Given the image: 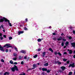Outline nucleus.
Instances as JSON below:
<instances>
[{"mask_svg":"<svg viewBox=\"0 0 75 75\" xmlns=\"http://www.w3.org/2000/svg\"><path fill=\"white\" fill-rule=\"evenodd\" d=\"M64 65H67V63H64Z\"/></svg>","mask_w":75,"mask_h":75,"instance_id":"nucleus-62","label":"nucleus"},{"mask_svg":"<svg viewBox=\"0 0 75 75\" xmlns=\"http://www.w3.org/2000/svg\"><path fill=\"white\" fill-rule=\"evenodd\" d=\"M49 51H51V52H53V50H52V48H50L49 49Z\"/></svg>","mask_w":75,"mask_h":75,"instance_id":"nucleus-18","label":"nucleus"},{"mask_svg":"<svg viewBox=\"0 0 75 75\" xmlns=\"http://www.w3.org/2000/svg\"><path fill=\"white\" fill-rule=\"evenodd\" d=\"M33 67L32 68L33 69H34L35 68H37V67H38V66H37V65L36 64H33Z\"/></svg>","mask_w":75,"mask_h":75,"instance_id":"nucleus-5","label":"nucleus"},{"mask_svg":"<svg viewBox=\"0 0 75 75\" xmlns=\"http://www.w3.org/2000/svg\"><path fill=\"white\" fill-rule=\"evenodd\" d=\"M42 54V57H44V56L46 55V52H44Z\"/></svg>","mask_w":75,"mask_h":75,"instance_id":"nucleus-8","label":"nucleus"},{"mask_svg":"<svg viewBox=\"0 0 75 75\" xmlns=\"http://www.w3.org/2000/svg\"><path fill=\"white\" fill-rule=\"evenodd\" d=\"M6 52H8V49H6Z\"/></svg>","mask_w":75,"mask_h":75,"instance_id":"nucleus-48","label":"nucleus"},{"mask_svg":"<svg viewBox=\"0 0 75 75\" xmlns=\"http://www.w3.org/2000/svg\"><path fill=\"white\" fill-rule=\"evenodd\" d=\"M4 21L5 22H8V24L10 23V21L4 17H3L2 18H1L0 19V23H3Z\"/></svg>","mask_w":75,"mask_h":75,"instance_id":"nucleus-1","label":"nucleus"},{"mask_svg":"<svg viewBox=\"0 0 75 75\" xmlns=\"http://www.w3.org/2000/svg\"><path fill=\"white\" fill-rule=\"evenodd\" d=\"M7 47V48H12V49H13V46H11L10 45V44H6L5 45H4V47Z\"/></svg>","mask_w":75,"mask_h":75,"instance_id":"nucleus-3","label":"nucleus"},{"mask_svg":"<svg viewBox=\"0 0 75 75\" xmlns=\"http://www.w3.org/2000/svg\"><path fill=\"white\" fill-rule=\"evenodd\" d=\"M14 50H15L16 51H17V52H18V49H17V47H14Z\"/></svg>","mask_w":75,"mask_h":75,"instance_id":"nucleus-22","label":"nucleus"},{"mask_svg":"<svg viewBox=\"0 0 75 75\" xmlns=\"http://www.w3.org/2000/svg\"><path fill=\"white\" fill-rule=\"evenodd\" d=\"M58 55H59V56H61L62 55V54L60 53L59 52H58Z\"/></svg>","mask_w":75,"mask_h":75,"instance_id":"nucleus-28","label":"nucleus"},{"mask_svg":"<svg viewBox=\"0 0 75 75\" xmlns=\"http://www.w3.org/2000/svg\"><path fill=\"white\" fill-rule=\"evenodd\" d=\"M59 72H60V73H61V72H62V71L61 70H59Z\"/></svg>","mask_w":75,"mask_h":75,"instance_id":"nucleus-43","label":"nucleus"},{"mask_svg":"<svg viewBox=\"0 0 75 75\" xmlns=\"http://www.w3.org/2000/svg\"><path fill=\"white\" fill-rule=\"evenodd\" d=\"M46 72L47 73H50V72H51V71L50 70H47V71H46Z\"/></svg>","mask_w":75,"mask_h":75,"instance_id":"nucleus-30","label":"nucleus"},{"mask_svg":"<svg viewBox=\"0 0 75 75\" xmlns=\"http://www.w3.org/2000/svg\"><path fill=\"white\" fill-rule=\"evenodd\" d=\"M1 28H3V29H4V27H3V25H1Z\"/></svg>","mask_w":75,"mask_h":75,"instance_id":"nucleus-52","label":"nucleus"},{"mask_svg":"<svg viewBox=\"0 0 75 75\" xmlns=\"http://www.w3.org/2000/svg\"><path fill=\"white\" fill-rule=\"evenodd\" d=\"M64 54H67V53L66 52H64Z\"/></svg>","mask_w":75,"mask_h":75,"instance_id":"nucleus-53","label":"nucleus"},{"mask_svg":"<svg viewBox=\"0 0 75 75\" xmlns=\"http://www.w3.org/2000/svg\"><path fill=\"white\" fill-rule=\"evenodd\" d=\"M52 35H57V34L56 33H52Z\"/></svg>","mask_w":75,"mask_h":75,"instance_id":"nucleus-39","label":"nucleus"},{"mask_svg":"<svg viewBox=\"0 0 75 75\" xmlns=\"http://www.w3.org/2000/svg\"><path fill=\"white\" fill-rule=\"evenodd\" d=\"M42 71H47V69L45 68H43L42 69Z\"/></svg>","mask_w":75,"mask_h":75,"instance_id":"nucleus-11","label":"nucleus"},{"mask_svg":"<svg viewBox=\"0 0 75 75\" xmlns=\"http://www.w3.org/2000/svg\"><path fill=\"white\" fill-rule=\"evenodd\" d=\"M2 36V33H0V36L1 37Z\"/></svg>","mask_w":75,"mask_h":75,"instance_id":"nucleus-59","label":"nucleus"},{"mask_svg":"<svg viewBox=\"0 0 75 75\" xmlns=\"http://www.w3.org/2000/svg\"><path fill=\"white\" fill-rule=\"evenodd\" d=\"M13 54V56H14V57L17 56V55L16 53H14Z\"/></svg>","mask_w":75,"mask_h":75,"instance_id":"nucleus-34","label":"nucleus"},{"mask_svg":"<svg viewBox=\"0 0 75 75\" xmlns=\"http://www.w3.org/2000/svg\"><path fill=\"white\" fill-rule=\"evenodd\" d=\"M14 67H13L11 68V70L13 72H14L15 71H18V69L17 68V67L16 65H14Z\"/></svg>","mask_w":75,"mask_h":75,"instance_id":"nucleus-2","label":"nucleus"},{"mask_svg":"<svg viewBox=\"0 0 75 75\" xmlns=\"http://www.w3.org/2000/svg\"><path fill=\"white\" fill-rule=\"evenodd\" d=\"M24 29L25 31H27V30H28V29H27V28H26V27L24 28Z\"/></svg>","mask_w":75,"mask_h":75,"instance_id":"nucleus-33","label":"nucleus"},{"mask_svg":"<svg viewBox=\"0 0 75 75\" xmlns=\"http://www.w3.org/2000/svg\"><path fill=\"white\" fill-rule=\"evenodd\" d=\"M64 42H62V47H64Z\"/></svg>","mask_w":75,"mask_h":75,"instance_id":"nucleus-38","label":"nucleus"},{"mask_svg":"<svg viewBox=\"0 0 75 75\" xmlns=\"http://www.w3.org/2000/svg\"><path fill=\"white\" fill-rule=\"evenodd\" d=\"M60 68H61L62 71H64L65 69V66L61 67Z\"/></svg>","mask_w":75,"mask_h":75,"instance_id":"nucleus-7","label":"nucleus"},{"mask_svg":"<svg viewBox=\"0 0 75 75\" xmlns=\"http://www.w3.org/2000/svg\"><path fill=\"white\" fill-rule=\"evenodd\" d=\"M9 40H12V39H13V38L11 37H9Z\"/></svg>","mask_w":75,"mask_h":75,"instance_id":"nucleus-31","label":"nucleus"},{"mask_svg":"<svg viewBox=\"0 0 75 75\" xmlns=\"http://www.w3.org/2000/svg\"><path fill=\"white\" fill-rule=\"evenodd\" d=\"M9 25L10 27H11V26H12V25H11V23H9Z\"/></svg>","mask_w":75,"mask_h":75,"instance_id":"nucleus-44","label":"nucleus"},{"mask_svg":"<svg viewBox=\"0 0 75 75\" xmlns=\"http://www.w3.org/2000/svg\"><path fill=\"white\" fill-rule=\"evenodd\" d=\"M69 40H71V39H72V37H71V36H69Z\"/></svg>","mask_w":75,"mask_h":75,"instance_id":"nucleus-41","label":"nucleus"},{"mask_svg":"<svg viewBox=\"0 0 75 75\" xmlns=\"http://www.w3.org/2000/svg\"><path fill=\"white\" fill-rule=\"evenodd\" d=\"M25 21H26V22H27V21H28V19H27V18H26L25 19Z\"/></svg>","mask_w":75,"mask_h":75,"instance_id":"nucleus-58","label":"nucleus"},{"mask_svg":"<svg viewBox=\"0 0 75 75\" xmlns=\"http://www.w3.org/2000/svg\"><path fill=\"white\" fill-rule=\"evenodd\" d=\"M37 57H38V55L36 54L33 56V58H36Z\"/></svg>","mask_w":75,"mask_h":75,"instance_id":"nucleus-19","label":"nucleus"},{"mask_svg":"<svg viewBox=\"0 0 75 75\" xmlns=\"http://www.w3.org/2000/svg\"><path fill=\"white\" fill-rule=\"evenodd\" d=\"M14 65H17V62H14Z\"/></svg>","mask_w":75,"mask_h":75,"instance_id":"nucleus-51","label":"nucleus"},{"mask_svg":"<svg viewBox=\"0 0 75 75\" xmlns=\"http://www.w3.org/2000/svg\"><path fill=\"white\" fill-rule=\"evenodd\" d=\"M44 66H45V67H48V63H45L44 64Z\"/></svg>","mask_w":75,"mask_h":75,"instance_id":"nucleus-15","label":"nucleus"},{"mask_svg":"<svg viewBox=\"0 0 75 75\" xmlns=\"http://www.w3.org/2000/svg\"><path fill=\"white\" fill-rule=\"evenodd\" d=\"M19 75H25V73H23V74H20Z\"/></svg>","mask_w":75,"mask_h":75,"instance_id":"nucleus-49","label":"nucleus"},{"mask_svg":"<svg viewBox=\"0 0 75 75\" xmlns=\"http://www.w3.org/2000/svg\"><path fill=\"white\" fill-rule=\"evenodd\" d=\"M1 61L2 62H4V60L3 59H1Z\"/></svg>","mask_w":75,"mask_h":75,"instance_id":"nucleus-40","label":"nucleus"},{"mask_svg":"<svg viewBox=\"0 0 75 75\" xmlns=\"http://www.w3.org/2000/svg\"><path fill=\"white\" fill-rule=\"evenodd\" d=\"M62 64V62H58V65H61Z\"/></svg>","mask_w":75,"mask_h":75,"instance_id":"nucleus-24","label":"nucleus"},{"mask_svg":"<svg viewBox=\"0 0 75 75\" xmlns=\"http://www.w3.org/2000/svg\"><path fill=\"white\" fill-rule=\"evenodd\" d=\"M73 33L74 34H75V31L74 30V31H73Z\"/></svg>","mask_w":75,"mask_h":75,"instance_id":"nucleus-57","label":"nucleus"},{"mask_svg":"<svg viewBox=\"0 0 75 75\" xmlns=\"http://www.w3.org/2000/svg\"><path fill=\"white\" fill-rule=\"evenodd\" d=\"M68 44H69V42L68 41H67L66 42V46H67V45H68Z\"/></svg>","mask_w":75,"mask_h":75,"instance_id":"nucleus-21","label":"nucleus"},{"mask_svg":"<svg viewBox=\"0 0 75 75\" xmlns=\"http://www.w3.org/2000/svg\"><path fill=\"white\" fill-rule=\"evenodd\" d=\"M73 54H75V50H74V51Z\"/></svg>","mask_w":75,"mask_h":75,"instance_id":"nucleus-64","label":"nucleus"},{"mask_svg":"<svg viewBox=\"0 0 75 75\" xmlns=\"http://www.w3.org/2000/svg\"><path fill=\"white\" fill-rule=\"evenodd\" d=\"M10 64H13V61H12V60H11L10 61Z\"/></svg>","mask_w":75,"mask_h":75,"instance_id":"nucleus-27","label":"nucleus"},{"mask_svg":"<svg viewBox=\"0 0 75 75\" xmlns=\"http://www.w3.org/2000/svg\"><path fill=\"white\" fill-rule=\"evenodd\" d=\"M69 67H72V68H74L75 67V63H73L72 64H70Z\"/></svg>","mask_w":75,"mask_h":75,"instance_id":"nucleus-4","label":"nucleus"},{"mask_svg":"<svg viewBox=\"0 0 75 75\" xmlns=\"http://www.w3.org/2000/svg\"><path fill=\"white\" fill-rule=\"evenodd\" d=\"M73 58H75V54H74V55L73 56Z\"/></svg>","mask_w":75,"mask_h":75,"instance_id":"nucleus-61","label":"nucleus"},{"mask_svg":"<svg viewBox=\"0 0 75 75\" xmlns=\"http://www.w3.org/2000/svg\"><path fill=\"white\" fill-rule=\"evenodd\" d=\"M71 46L73 47H75V42H74V43H71Z\"/></svg>","mask_w":75,"mask_h":75,"instance_id":"nucleus-12","label":"nucleus"},{"mask_svg":"<svg viewBox=\"0 0 75 75\" xmlns=\"http://www.w3.org/2000/svg\"><path fill=\"white\" fill-rule=\"evenodd\" d=\"M37 41L38 42H41V39L40 38H39L38 39Z\"/></svg>","mask_w":75,"mask_h":75,"instance_id":"nucleus-20","label":"nucleus"},{"mask_svg":"<svg viewBox=\"0 0 75 75\" xmlns=\"http://www.w3.org/2000/svg\"><path fill=\"white\" fill-rule=\"evenodd\" d=\"M67 46H64V48L65 49V48H66V47Z\"/></svg>","mask_w":75,"mask_h":75,"instance_id":"nucleus-60","label":"nucleus"},{"mask_svg":"<svg viewBox=\"0 0 75 75\" xmlns=\"http://www.w3.org/2000/svg\"><path fill=\"white\" fill-rule=\"evenodd\" d=\"M33 26H35V27L36 26V23H33Z\"/></svg>","mask_w":75,"mask_h":75,"instance_id":"nucleus-46","label":"nucleus"},{"mask_svg":"<svg viewBox=\"0 0 75 75\" xmlns=\"http://www.w3.org/2000/svg\"><path fill=\"white\" fill-rule=\"evenodd\" d=\"M24 33V31H21L18 32V35H20L21 34H23Z\"/></svg>","mask_w":75,"mask_h":75,"instance_id":"nucleus-9","label":"nucleus"},{"mask_svg":"<svg viewBox=\"0 0 75 75\" xmlns=\"http://www.w3.org/2000/svg\"><path fill=\"white\" fill-rule=\"evenodd\" d=\"M64 35V34L63 33H62L61 34V35H62H62Z\"/></svg>","mask_w":75,"mask_h":75,"instance_id":"nucleus-56","label":"nucleus"},{"mask_svg":"<svg viewBox=\"0 0 75 75\" xmlns=\"http://www.w3.org/2000/svg\"><path fill=\"white\" fill-rule=\"evenodd\" d=\"M64 38H63V41H64V42H65V41H66V39H64Z\"/></svg>","mask_w":75,"mask_h":75,"instance_id":"nucleus-35","label":"nucleus"},{"mask_svg":"<svg viewBox=\"0 0 75 75\" xmlns=\"http://www.w3.org/2000/svg\"><path fill=\"white\" fill-rule=\"evenodd\" d=\"M69 74L70 75H72V72L71 71L69 73Z\"/></svg>","mask_w":75,"mask_h":75,"instance_id":"nucleus-25","label":"nucleus"},{"mask_svg":"<svg viewBox=\"0 0 75 75\" xmlns=\"http://www.w3.org/2000/svg\"><path fill=\"white\" fill-rule=\"evenodd\" d=\"M3 37L4 38H7V37L6 36V35H3Z\"/></svg>","mask_w":75,"mask_h":75,"instance_id":"nucleus-42","label":"nucleus"},{"mask_svg":"<svg viewBox=\"0 0 75 75\" xmlns=\"http://www.w3.org/2000/svg\"><path fill=\"white\" fill-rule=\"evenodd\" d=\"M67 64H69V61H67Z\"/></svg>","mask_w":75,"mask_h":75,"instance_id":"nucleus-55","label":"nucleus"},{"mask_svg":"<svg viewBox=\"0 0 75 75\" xmlns=\"http://www.w3.org/2000/svg\"><path fill=\"white\" fill-rule=\"evenodd\" d=\"M17 57H15V58H13L12 59H13V60H14V61H16V60H17Z\"/></svg>","mask_w":75,"mask_h":75,"instance_id":"nucleus-14","label":"nucleus"},{"mask_svg":"<svg viewBox=\"0 0 75 75\" xmlns=\"http://www.w3.org/2000/svg\"><path fill=\"white\" fill-rule=\"evenodd\" d=\"M0 50L2 51H3V52L4 51V50L3 49V47L1 46V45H0Z\"/></svg>","mask_w":75,"mask_h":75,"instance_id":"nucleus-6","label":"nucleus"},{"mask_svg":"<svg viewBox=\"0 0 75 75\" xmlns=\"http://www.w3.org/2000/svg\"><path fill=\"white\" fill-rule=\"evenodd\" d=\"M52 39L53 40H54L55 41H56L57 40V38L56 37H55L54 38H53Z\"/></svg>","mask_w":75,"mask_h":75,"instance_id":"nucleus-32","label":"nucleus"},{"mask_svg":"<svg viewBox=\"0 0 75 75\" xmlns=\"http://www.w3.org/2000/svg\"><path fill=\"white\" fill-rule=\"evenodd\" d=\"M22 58H23V57H21V56H19V59H21Z\"/></svg>","mask_w":75,"mask_h":75,"instance_id":"nucleus-26","label":"nucleus"},{"mask_svg":"<svg viewBox=\"0 0 75 75\" xmlns=\"http://www.w3.org/2000/svg\"><path fill=\"white\" fill-rule=\"evenodd\" d=\"M63 61H65V62H66V61H67V59H66L64 58L63 59Z\"/></svg>","mask_w":75,"mask_h":75,"instance_id":"nucleus-29","label":"nucleus"},{"mask_svg":"<svg viewBox=\"0 0 75 75\" xmlns=\"http://www.w3.org/2000/svg\"><path fill=\"white\" fill-rule=\"evenodd\" d=\"M24 64V63L23 62V61H22L21 62V65H23Z\"/></svg>","mask_w":75,"mask_h":75,"instance_id":"nucleus-37","label":"nucleus"},{"mask_svg":"<svg viewBox=\"0 0 75 75\" xmlns=\"http://www.w3.org/2000/svg\"><path fill=\"white\" fill-rule=\"evenodd\" d=\"M32 69H33V68H32V69H28V71H30V70H32Z\"/></svg>","mask_w":75,"mask_h":75,"instance_id":"nucleus-47","label":"nucleus"},{"mask_svg":"<svg viewBox=\"0 0 75 75\" xmlns=\"http://www.w3.org/2000/svg\"><path fill=\"white\" fill-rule=\"evenodd\" d=\"M58 62H59V61H55L54 62V64H58Z\"/></svg>","mask_w":75,"mask_h":75,"instance_id":"nucleus-23","label":"nucleus"},{"mask_svg":"<svg viewBox=\"0 0 75 75\" xmlns=\"http://www.w3.org/2000/svg\"><path fill=\"white\" fill-rule=\"evenodd\" d=\"M9 52H11V49H9Z\"/></svg>","mask_w":75,"mask_h":75,"instance_id":"nucleus-63","label":"nucleus"},{"mask_svg":"<svg viewBox=\"0 0 75 75\" xmlns=\"http://www.w3.org/2000/svg\"><path fill=\"white\" fill-rule=\"evenodd\" d=\"M54 54L55 55H57V51L55 52L54 53Z\"/></svg>","mask_w":75,"mask_h":75,"instance_id":"nucleus-36","label":"nucleus"},{"mask_svg":"<svg viewBox=\"0 0 75 75\" xmlns=\"http://www.w3.org/2000/svg\"><path fill=\"white\" fill-rule=\"evenodd\" d=\"M41 49L39 48V49H38V51H41Z\"/></svg>","mask_w":75,"mask_h":75,"instance_id":"nucleus-54","label":"nucleus"},{"mask_svg":"<svg viewBox=\"0 0 75 75\" xmlns=\"http://www.w3.org/2000/svg\"><path fill=\"white\" fill-rule=\"evenodd\" d=\"M0 38H1V40H3V38L2 37H0Z\"/></svg>","mask_w":75,"mask_h":75,"instance_id":"nucleus-45","label":"nucleus"},{"mask_svg":"<svg viewBox=\"0 0 75 75\" xmlns=\"http://www.w3.org/2000/svg\"><path fill=\"white\" fill-rule=\"evenodd\" d=\"M72 54V50H71L69 51V54Z\"/></svg>","mask_w":75,"mask_h":75,"instance_id":"nucleus-17","label":"nucleus"},{"mask_svg":"<svg viewBox=\"0 0 75 75\" xmlns=\"http://www.w3.org/2000/svg\"><path fill=\"white\" fill-rule=\"evenodd\" d=\"M27 56H25L24 57V59H27Z\"/></svg>","mask_w":75,"mask_h":75,"instance_id":"nucleus-50","label":"nucleus"},{"mask_svg":"<svg viewBox=\"0 0 75 75\" xmlns=\"http://www.w3.org/2000/svg\"><path fill=\"white\" fill-rule=\"evenodd\" d=\"M10 73L8 72H6L4 74V75H9Z\"/></svg>","mask_w":75,"mask_h":75,"instance_id":"nucleus-10","label":"nucleus"},{"mask_svg":"<svg viewBox=\"0 0 75 75\" xmlns=\"http://www.w3.org/2000/svg\"><path fill=\"white\" fill-rule=\"evenodd\" d=\"M62 40V37H60L59 38L57 39V40L59 41H61V40Z\"/></svg>","mask_w":75,"mask_h":75,"instance_id":"nucleus-16","label":"nucleus"},{"mask_svg":"<svg viewBox=\"0 0 75 75\" xmlns=\"http://www.w3.org/2000/svg\"><path fill=\"white\" fill-rule=\"evenodd\" d=\"M20 52H21V53H23V54H25L26 53V52L24 50H21Z\"/></svg>","mask_w":75,"mask_h":75,"instance_id":"nucleus-13","label":"nucleus"}]
</instances>
